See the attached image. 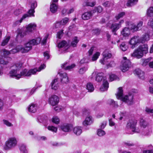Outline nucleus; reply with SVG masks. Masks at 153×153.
<instances>
[{"label": "nucleus", "instance_id": "nucleus-1", "mask_svg": "<svg viewBox=\"0 0 153 153\" xmlns=\"http://www.w3.org/2000/svg\"><path fill=\"white\" fill-rule=\"evenodd\" d=\"M116 95L117 99L121 100L128 105H132L134 103L133 94L129 93L123 97V91L121 87L118 88V92Z\"/></svg>", "mask_w": 153, "mask_h": 153}, {"label": "nucleus", "instance_id": "nucleus-2", "mask_svg": "<svg viewBox=\"0 0 153 153\" xmlns=\"http://www.w3.org/2000/svg\"><path fill=\"white\" fill-rule=\"evenodd\" d=\"M36 71V69L28 70L27 69H24L20 72V74H17L18 71L11 69L9 74L10 76L15 77L16 79H19L22 76H30V73L32 72L34 73Z\"/></svg>", "mask_w": 153, "mask_h": 153}, {"label": "nucleus", "instance_id": "nucleus-3", "mask_svg": "<svg viewBox=\"0 0 153 153\" xmlns=\"http://www.w3.org/2000/svg\"><path fill=\"white\" fill-rule=\"evenodd\" d=\"M41 40V39L40 38H38L36 39H33L25 43L24 45V47L22 45H19L18 48L22 49L21 50L22 53H27L31 49L33 46L39 44Z\"/></svg>", "mask_w": 153, "mask_h": 153}, {"label": "nucleus", "instance_id": "nucleus-4", "mask_svg": "<svg viewBox=\"0 0 153 153\" xmlns=\"http://www.w3.org/2000/svg\"><path fill=\"white\" fill-rule=\"evenodd\" d=\"M137 123V120L135 119L129 120L127 123L126 130H131L132 133H130V134L140 133L141 131L139 128L136 127Z\"/></svg>", "mask_w": 153, "mask_h": 153}, {"label": "nucleus", "instance_id": "nucleus-5", "mask_svg": "<svg viewBox=\"0 0 153 153\" xmlns=\"http://www.w3.org/2000/svg\"><path fill=\"white\" fill-rule=\"evenodd\" d=\"M37 6V4L36 1H34L32 3L31 5V9L29 10L27 13L23 15L22 17L19 21H16V23L19 22L21 23L22 21L27 17L34 16V13L35 12L34 9Z\"/></svg>", "mask_w": 153, "mask_h": 153}, {"label": "nucleus", "instance_id": "nucleus-6", "mask_svg": "<svg viewBox=\"0 0 153 153\" xmlns=\"http://www.w3.org/2000/svg\"><path fill=\"white\" fill-rule=\"evenodd\" d=\"M17 143V141L15 137H10L5 142V148L6 149H11L16 146Z\"/></svg>", "mask_w": 153, "mask_h": 153}, {"label": "nucleus", "instance_id": "nucleus-7", "mask_svg": "<svg viewBox=\"0 0 153 153\" xmlns=\"http://www.w3.org/2000/svg\"><path fill=\"white\" fill-rule=\"evenodd\" d=\"M19 45L17 46L15 48L9 51L4 49L0 50V55L1 56L6 57L10 54H14L18 52H21V49L18 48Z\"/></svg>", "mask_w": 153, "mask_h": 153}, {"label": "nucleus", "instance_id": "nucleus-8", "mask_svg": "<svg viewBox=\"0 0 153 153\" xmlns=\"http://www.w3.org/2000/svg\"><path fill=\"white\" fill-rule=\"evenodd\" d=\"M122 63L120 67V69L123 72H124L128 70L131 62L129 60L127 59L126 57H123Z\"/></svg>", "mask_w": 153, "mask_h": 153}, {"label": "nucleus", "instance_id": "nucleus-9", "mask_svg": "<svg viewBox=\"0 0 153 153\" xmlns=\"http://www.w3.org/2000/svg\"><path fill=\"white\" fill-rule=\"evenodd\" d=\"M143 25V22L140 21L136 25L134 23L130 24L128 25V28L133 32L136 31L140 30Z\"/></svg>", "mask_w": 153, "mask_h": 153}, {"label": "nucleus", "instance_id": "nucleus-10", "mask_svg": "<svg viewBox=\"0 0 153 153\" xmlns=\"http://www.w3.org/2000/svg\"><path fill=\"white\" fill-rule=\"evenodd\" d=\"M103 74L102 73L97 74L96 72H94L90 76V78L92 79H94L97 82H100L102 81L103 78H104V77H103ZM105 78H106L105 77Z\"/></svg>", "mask_w": 153, "mask_h": 153}, {"label": "nucleus", "instance_id": "nucleus-11", "mask_svg": "<svg viewBox=\"0 0 153 153\" xmlns=\"http://www.w3.org/2000/svg\"><path fill=\"white\" fill-rule=\"evenodd\" d=\"M60 76L61 82L63 83H66L69 82L68 77L67 74L65 72L61 71L59 73Z\"/></svg>", "mask_w": 153, "mask_h": 153}, {"label": "nucleus", "instance_id": "nucleus-12", "mask_svg": "<svg viewBox=\"0 0 153 153\" xmlns=\"http://www.w3.org/2000/svg\"><path fill=\"white\" fill-rule=\"evenodd\" d=\"M140 38L139 36H135L132 37L129 42V43L132 45V48H134L138 43H140Z\"/></svg>", "mask_w": 153, "mask_h": 153}, {"label": "nucleus", "instance_id": "nucleus-13", "mask_svg": "<svg viewBox=\"0 0 153 153\" xmlns=\"http://www.w3.org/2000/svg\"><path fill=\"white\" fill-rule=\"evenodd\" d=\"M49 102L52 105H55L59 102V98L56 95H52L49 98Z\"/></svg>", "mask_w": 153, "mask_h": 153}, {"label": "nucleus", "instance_id": "nucleus-14", "mask_svg": "<svg viewBox=\"0 0 153 153\" xmlns=\"http://www.w3.org/2000/svg\"><path fill=\"white\" fill-rule=\"evenodd\" d=\"M102 54L103 58L100 59V62L102 64L104 65L106 64V60L110 58L111 56V54L106 51H104Z\"/></svg>", "mask_w": 153, "mask_h": 153}, {"label": "nucleus", "instance_id": "nucleus-15", "mask_svg": "<svg viewBox=\"0 0 153 153\" xmlns=\"http://www.w3.org/2000/svg\"><path fill=\"white\" fill-rule=\"evenodd\" d=\"M143 53L139 48L134 51V52L131 54L132 56L135 57L138 59L141 58L143 55Z\"/></svg>", "mask_w": 153, "mask_h": 153}, {"label": "nucleus", "instance_id": "nucleus-16", "mask_svg": "<svg viewBox=\"0 0 153 153\" xmlns=\"http://www.w3.org/2000/svg\"><path fill=\"white\" fill-rule=\"evenodd\" d=\"M106 78H104L103 79L102 85L100 88V90L101 91H107L108 88V83L106 80Z\"/></svg>", "mask_w": 153, "mask_h": 153}, {"label": "nucleus", "instance_id": "nucleus-17", "mask_svg": "<svg viewBox=\"0 0 153 153\" xmlns=\"http://www.w3.org/2000/svg\"><path fill=\"white\" fill-rule=\"evenodd\" d=\"M61 129L65 132H69L73 128V126L70 124L63 125L61 127Z\"/></svg>", "mask_w": 153, "mask_h": 153}, {"label": "nucleus", "instance_id": "nucleus-18", "mask_svg": "<svg viewBox=\"0 0 153 153\" xmlns=\"http://www.w3.org/2000/svg\"><path fill=\"white\" fill-rule=\"evenodd\" d=\"M58 0H52V3L51 4L50 7L51 11L53 13H55L57 10V6L56 4H54L53 2H56Z\"/></svg>", "mask_w": 153, "mask_h": 153}, {"label": "nucleus", "instance_id": "nucleus-19", "mask_svg": "<svg viewBox=\"0 0 153 153\" xmlns=\"http://www.w3.org/2000/svg\"><path fill=\"white\" fill-rule=\"evenodd\" d=\"M68 62H65L62 65L61 67L65 70H70L76 66V65L74 64H73L70 65H68Z\"/></svg>", "mask_w": 153, "mask_h": 153}, {"label": "nucleus", "instance_id": "nucleus-20", "mask_svg": "<svg viewBox=\"0 0 153 153\" xmlns=\"http://www.w3.org/2000/svg\"><path fill=\"white\" fill-rule=\"evenodd\" d=\"M93 15V13L91 11L85 12L82 15V18L83 20H87L90 19Z\"/></svg>", "mask_w": 153, "mask_h": 153}, {"label": "nucleus", "instance_id": "nucleus-21", "mask_svg": "<svg viewBox=\"0 0 153 153\" xmlns=\"http://www.w3.org/2000/svg\"><path fill=\"white\" fill-rule=\"evenodd\" d=\"M134 73V74L137 75L139 78L142 79L144 78V73L140 69H136Z\"/></svg>", "mask_w": 153, "mask_h": 153}, {"label": "nucleus", "instance_id": "nucleus-22", "mask_svg": "<svg viewBox=\"0 0 153 153\" xmlns=\"http://www.w3.org/2000/svg\"><path fill=\"white\" fill-rule=\"evenodd\" d=\"M120 24L117 23L113 24L111 25L110 28L114 35H116V31L120 28Z\"/></svg>", "mask_w": 153, "mask_h": 153}, {"label": "nucleus", "instance_id": "nucleus-23", "mask_svg": "<svg viewBox=\"0 0 153 153\" xmlns=\"http://www.w3.org/2000/svg\"><path fill=\"white\" fill-rule=\"evenodd\" d=\"M93 122V120L92 117L89 116L85 118L83 123V124L84 126H86L91 125L92 123Z\"/></svg>", "mask_w": 153, "mask_h": 153}, {"label": "nucleus", "instance_id": "nucleus-24", "mask_svg": "<svg viewBox=\"0 0 153 153\" xmlns=\"http://www.w3.org/2000/svg\"><path fill=\"white\" fill-rule=\"evenodd\" d=\"M36 24L34 23H30L27 27L26 31L27 33L28 32H31L36 29Z\"/></svg>", "mask_w": 153, "mask_h": 153}, {"label": "nucleus", "instance_id": "nucleus-25", "mask_svg": "<svg viewBox=\"0 0 153 153\" xmlns=\"http://www.w3.org/2000/svg\"><path fill=\"white\" fill-rule=\"evenodd\" d=\"M140 39L141 42L142 43L149 41V34L147 33H145L140 37Z\"/></svg>", "mask_w": 153, "mask_h": 153}, {"label": "nucleus", "instance_id": "nucleus-26", "mask_svg": "<svg viewBox=\"0 0 153 153\" xmlns=\"http://www.w3.org/2000/svg\"><path fill=\"white\" fill-rule=\"evenodd\" d=\"M51 88L52 89L56 90L59 86L58 82L57 79H55L51 84Z\"/></svg>", "mask_w": 153, "mask_h": 153}, {"label": "nucleus", "instance_id": "nucleus-27", "mask_svg": "<svg viewBox=\"0 0 153 153\" xmlns=\"http://www.w3.org/2000/svg\"><path fill=\"white\" fill-rule=\"evenodd\" d=\"M121 34L124 37H126L128 36L130 34V30L129 28L125 27L121 32Z\"/></svg>", "mask_w": 153, "mask_h": 153}, {"label": "nucleus", "instance_id": "nucleus-28", "mask_svg": "<svg viewBox=\"0 0 153 153\" xmlns=\"http://www.w3.org/2000/svg\"><path fill=\"white\" fill-rule=\"evenodd\" d=\"M58 47L59 48H64L65 50H67L68 48L67 42L65 41H62L59 43Z\"/></svg>", "mask_w": 153, "mask_h": 153}, {"label": "nucleus", "instance_id": "nucleus-29", "mask_svg": "<svg viewBox=\"0 0 153 153\" xmlns=\"http://www.w3.org/2000/svg\"><path fill=\"white\" fill-rule=\"evenodd\" d=\"M37 109V106L36 105L34 104H31L28 108L29 111L33 113L35 112Z\"/></svg>", "mask_w": 153, "mask_h": 153}, {"label": "nucleus", "instance_id": "nucleus-30", "mask_svg": "<svg viewBox=\"0 0 153 153\" xmlns=\"http://www.w3.org/2000/svg\"><path fill=\"white\" fill-rule=\"evenodd\" d=\"M142 51L145 53H147L148 52V47L147 45L145 44L140 45L139 48Z\"/></svg>", "mask_w": 153, "mask_h": 153}, {"label": "nucleus", "instance_id": "nucleus-31", "mask_svg": "<svg viewBox=\"0 0 153 153\" xmlns=\"http://www.w3.org/2000/svg\"><path fill=\"white\" fill-rule=\"evenodd\" d=\"M74 133L77 135H79L82 132L81 128L80 127H76L73 129Z\"/></svg>", "mask_w": 153, "mask_h": 153}, {"label": "nucleus", "instance_id": "nucleus-32", "mask_svg": "<svg viewBox=\"0 0 153 153\" xmlns=\"http://www.w3.org/2000/svg\"><path fill=\"white\" fill-rule=\"evenodd\" d=\"M22 65L19 63H16L10 67V69L19 71L21 68Z\"/></svg>", "mask_w": 153, "mask_h": 153}, {"label": "nucleus", "instance_id": "nucleus-33", "mask_svg": "<svg viewBox=\"0 0 153 153\" xmlns=\"http://www.w3.org/2000/svg\"><path fill=\"white\" fill-rule=\"evenodd\" d=\"M140 128H145L148 125V123L144 120L141 119L140 122Z\"/></svg>", "mask_w": 153, "mask_h": 153}, {"label": "nucleus", "instance_id": "nucleus-34", "mask_svg": "<svg viewBox=\"0 0 153 153\" xmlns=\"http://www.w3.org/2000/svg\"><path fill=\"white\" fill-rule=\"evenodd\" d=\"M138 0H128L126 5L128 7L133 6L137 4Z\"/></svg>", "mask_w": 153, "mask_h": 153}, {"label": "nucleus", "instance_id": "nucleus-35", "mask_svg": "<svg viewBox=\"0 0 153 153\" xmlns=\"http://www.w3.org/2000/svg\"><path fill=\"white\" fill-rule=\"evenodd\" d=\"M88 66L87 65L86 66L82 67L79 69L78 72L80 74H84L88 69Z\"/></svg>", "mask_w": 153, "mask_h": 153}, {"label": "nucleus", "instance_id": "nucleus-36", "mask_svg": "<svg viewBox=\"0 0 153 153\" xmlns=\"http://www.w3.org/2000/svg\"><path fill=\"white\" fill-rule=\"evenodd\" d=\"M19 148L21 152L23 153H28V151L26 149V146L23 144H20L19 146Z\"/></svg>", "mask_w": 153, "mask_h": 153}, {"label": "nucleus", "instance_id": "nucleus-37", "mask_svg": "<svg viewBox=\"0 0 153 153\" xmlns=\"http://www.w3.org/2000/svg\"><path fill=\"white\" fill-rule=\"evenodd\" d=\"M46 67L45 65L44 64H42L40 66L39 68L38 69H37L36 68H34L33 69H31L30 70H34L36 69V71L34 73H31L30 76L32 74H35L37 71L39 72L41 71L42 70H43Z\"/></svg>", "mask_w": 153, "mask_h": 153}, {"label": "nucleus", "instance_id": "nucleus-38", "mask_svg": "<svg viewBox=\"0 0 153 153\" xmlns=\"http://www.w3.org/2000/svg\"><path fill=\"white\" fill-rule=\"evenodd\" d=\"M108 103L110 105L114 107H117L118 105L117 102L114 101L112 99H109L108 101Z\"/></svg>", "mask_w": 153, "mask_h": 153}, {"label": "nucleus", "instance_id": "nucleus-39", "mask_svg": "<svg viewBox=\"0 0 153 153\" xmlns=\"http://www.w3.org/2000/svg\"><path fill=\"white\" fill-rule=\"evenodd\" d=\"M86 88L88 90V91L90 92L93 91L94 89L93 84L91 82L87 83L86 85Z\"/></svg>", "mask_w": 153, "mask_h": 153}, {"label": "nucleus", "instance_id": "nucleus-40", "mask_svg": "<svg viewBox=\"0 0 153 153\" xmlns=\"http://www.w3.org/2000/svg\"><path fill=\"white\" fill-rule=\"evenodd\" d=\"M147 16L151 17L153 16V7H151L148 9L146 12Z\"/></svg>", "mask_w": 153, "mask_h": 153}, {"label": "nucleus", "instance_id": "nucleus-41", "mask_svg": "<svg viewBox=\"0 0 153 153\" xmlns=\"http://www.w3.org/2000/svg\"><path fill=\"white\" fill-rule=\"evenodd\" d=\"M152 59V57H149L145 59H142V65L143 66H146L148 63L150 62Z\"/></svg>", "mask_w": 153, "mask_h": 153}, {"label": "nucleus", "instance_id": "nucleus-42", "mask_svg": "<svg viewBox=\"0 0 153 153\" xmlns=\"http://www.w3.org/2000/svg\"><path fill=\"white\" fill-rule=\"evenodd\" d=\"M140 129L141 131V132L140 133L142 135L146 136L148 135L149 134L150 131L149 130L145 129V128Z\"/></svg>", "mask_w": 153, "mask_h": 153}, {"label": "nucleus", "instance_id": "nucleus-43", "mask_svg": "<svg viewBox=\"0 0 153 153\" xmlns=\"http://www.w3.org/2000/svg\"><path fill=\"white\" fill-rule=\"evenodd\" d=\"M120 49L123 51H126L128 48V47L125 42L122 43L120 45Z\"/></svg>", "mask_w": 153, "mask_h": 153}, {"label": "nucleus", "instance_id": "nucleus-44", "mask_svg": "<svg viewBox=\"0 0 153 153\" xmlns=\"http://www.w3.org/2000/svg\"><path fill=\"white\" fill-rule=\"evenodd\" d=\"M78 42L79 40L77 39V37H75L72 40L71 43V45L73 47H76Z\"/></svg>", "mask_w": 153, "mask_h": 153}, {"label": "nucleus", "instance_id": "nucleus-45", "mask_svg": "<svg viewBox=\"0 0 153 153\" xmlns=\"http://www.w3.org/2000/svg\"><path fill=\"white\" fill-rule=\"evenodd\" d=\"M109 79L110 81H112L114 80H119V78L114 74H111L109 76Z\"/></svg>", "mask_w": 153, "mask_h": 153}, {"label": "nucleus", "instance_id": "nucleus-46", "mask_svg": "<svg viewBox=\"0 0 153 153\" xmlns=\"http://www.w3.org/2000/svg\"><path fill=\"white\" fill-rule=\"evenodd\" d=\"M100 55V53L99 52H96L93 56L92 57L91 60L92 61H94L96 60L98 58L99 56Z\"/></svg>", "mask_w": 153, "mask_h": 153}, {"label": "nucleus", "instance_id": "nucleus-47", "mask_svg": "<svg viewBox=\"0 0 153 153\" xmlns=\"http://www.w3.org/2000/svg\"><path fill=\"white\" fill-rule=\"evenodd\" d=\"M52 122L55 124H57L59 123L60 120L57 117L54 116L52 119Z\"/></svg>", "mask_w": 153, "mask_h": 153}, {"label": "nucleus", "instance_id": "nucleus-48", "mask_svg": "<svg viewBox=\"0 0 153 153\" xmlns=\"http://www.w3.org/2000/svg\"><path fill=\"white\" fill-rule=\"evenodd\" d=\"M105 134V131L101 129H99L97 130V134L100 137L102 136Z\"/></svg>", "mask_w": 153, "mask_h": 153}, {"label": "nucleus", "instance_id": "nucleus-49", "mask_svg": "<svg viewBox=\"0 0 153 153\" xmlns=\"http://www.w3.org/2000/svg\"><path fill=\"white\" fill-rule=\"evenodd\" d=\"M10 37V36H8L5 39H4L2 41L1 45L2 46H4L5 45L9 42Z\"/></svg>", "mask_w": 153, "mask_h": 153}, {"label": "nucleus", "instance_id": "nucleus-50", "mask_svg": "<svg viewBox=\"0 0 153 153\" xmlns=\"http://www.w3.org/2000/svg\"><path fill=\"white\" fill-rule=\"evenodd\" d=\"M69 21V19L67 17H65L62 19L60 22L61 23V24L62 25H64L66 24Z\"/></svg>", "mask_w": 153, "mask_h": 153}, {"label": "nucleus", "instance_id": "nucleus-51", "mask_svg": "<svg viewBox=\"0 0 153 153\" xmlns=\"http://www.w3.org/2000/svg\"><path fill=\"white\" fill-rule=\"evenodd\" d=\"M125 14L124 12H122L119 13L117 15L115 16V18L117 20L119 19L120 18L123 17Z\"/></svg>", "mask_w": 153, "mask_h": 153}, {"label": "nucleus", "instance_id": "nucleus-52", "mask_svg": "<svg viewBox=\"0 0 153 153\" xmlns=\"http://www.w3.org/2000/svg\"><path fill=\"white\" fill-rule=\"evenodd\" d=\"M89 62V60L88 57L83 58L80 61V63L81 64L87 63H88Z\"/></svg>", "mask_w": 153, "mask_h": 153}, {"label": "nucleus", "instance_id": "nucleus-53", "mask_svg": "<svg viewBox=\"0 0 153 153\" xmlns=\"http://www.w3.org/2000/svg\"><path fill=\"white\" fill-rule=\"evenodd\" d=\"M27 33L25 31L24 32H22L21 31H20L18 33L16 38H17L19 36H20L21 38H22L25 35L27 34Z\"/></svg>", "mask_w": 153, "mask_h": 153}, {"label": "nucleus", "instance_id": "nucleus-54", "mask_svg": "<svg viewBox=\"0 0 153 153\" xmlns=\"http://www.w3.org/2000/svg\"><path fill=\"white\" fill-rule=\"evenodd\" d=\"M48 128L49 130L55 132H56L57 130L56 127L52 126H48Z\"/></svg>", "mask_w": 153, "mask_h": 153}, {"label": "nucleus", "instance_id": "nucleus-55", "mask_svg": "<svg viewBox=\"0 0 153 153\" xmlns=\"http://www.w3.org/2000/svg\"><path fill=\"white\" fill-rule=\"evenodd\" d=\"M90 113L89 111L86 109H84L82 111V114L83 116H89Z\"/></svg>", "mask_w": 153, "mask_h": 153}, {"label": "nucleus", "instance_id": "nucleus-56", "mask_svg": "<svg viewBox=\"0 0 153 153\" xmlns=\"http://www.w3.org/2000/svg\"><path fill=\"white\" fill-rule=\"evenodd\" d=\"M3 121L4 124L6 125L7 126L10 127L13 126V125L7 120H3Z\"/></svg>", "mask_w": 153, "mask_h": 153}, {"label": "nucleus", "instance_id": "nucleus-57", "mask_svg": "<svg viewBox=\"0 0 153 153\" xmlns=\"http://www.w3.org/2000/svg\"><path fill=\"white\" fill-rule=\"evenodd\" d=\"M22 10L21 9H18L16 10L14 12V14L16 16H18L22 13Z\"/></svg>", "mask_w": 153, "mask_h": 153}, {"label": "nucleus", "instance_id": "nucleus-58", "mask_svg": "<svg viewBox=\"0 0 153 153\" xmlns=\"http://www.w3.org/2000/svg\"><path fill=\"white\" fill-rule=\"evenodd\" d=\"M63 34V30H61L58 32L57 33V37L59 39H61Z\"/></svg>", "mask_w": 153, "mask_h": 153}, {"label": "nucleus", "instance_id": "nucleus-59", "mask_svg": "<svg viewBox=\"0 0 153 153\" xmlns=\"http://www.w3.org/2000/svg\"><path fill=\"white\" fill-rule=\"evenodd\" d=\"M100 30L98 28H96L92 30L93 33L95 35H98L100 33Z\"/></svg>", "mask_w": 153, "mask_h": 153}, {"label": "nucleus", "instance_id": "nucleus-60", "mask_svg": "<svg viewBox=\"0 0 153 153\" xmlns=\"http://www.w3.org/2000/svg\"><path fill=\"white\" fill-rule=\"evenodd\" d=\"M96 2L94 1L92 2H87L86 3V4L87 6L93 7L96 5Z\"/></svg>", "mask_w": 153, "mask_h": 153}, {"label": "nucleus", "instance_id": "nucleus-61", "mask_svg": "<svg viewBox=\"0 0 153 153\" xmlns=\"http://www.w3.org/2000/svg\"><path fill=\"white\" fill-rule=\"evenodd\" d=\"M62 26V24H61L60 22H57L55 24H54V27L56 28H60Z\"/></svg>", "mask_w": 153, "mask_h": 153}, {"label": "nucleus", "instance_id": "nucleus-62", "mask_svg": "<svg viewBox=\"0 0 153 153\" xmlns=\"http://www.w3.org/2000/svg\"><path fill=\"white\" fill-rule=\"evenodd\" d=\"M107 122L106 121H103L101 123L100 127L102 129H104L106 125Z\"/></svg>", "mask_w": 153, "mask_h": 153}, {"label": "nucleus", "instance_id": "nucleus-63", "mask_svg": "<svg viewBox=\"0 0 153 153\" xmlns=\"http://www.w3.org/2000/svg\"><path fill=\"white\" fill-rule=\"evenodd\" d=\"M96 10L98 13H100L102 12L103 9L100 6L96 7L95 8Z\"/></svg>", "mask_w": 153, "mask_h": 153}, {"label": "nucleus", "instance_id": "nucleus-64", "mask_svg": "<svg viewBox=\"0 0 153 153\" xmlns=\"http://www.w3.org/2000/svg\"><path fill=\"white\" fill-rule=\"evenodd\" d=\"M148 113L152 114V115L153 117V109H150L148 108H146L145 110Z\"/></svg>", "mask_w": 153, "mask_h": 153}]
</instances>
